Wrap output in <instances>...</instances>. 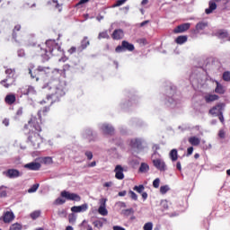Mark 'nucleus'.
I'll return each instance as SVG.
<instances>
[{
  "label": "nucleus",
  "mask_w": 230,
  "mask_h": 230,
  "mask_svg": "<svg viewBox=\"0 0 230 230\" xmlns=\"http://www.w3.org/2000/svg\"><path fill=\"white\" fill-rule=\"evenodd\" d=\"M66 86L65 81L59 79L50 80L47 84L49 93L46 96V100L40 101V104L43 105L47 103V101H50L49 106H52L54 103L60 102V99L66 95Z\"/></svg>",
  "instance_id": "1"
},
{
  "label": "nucleus",
  "mask_w": 230,
  "mask_h": 230,
  "mask_svg": "<svg viewBox=\"0 0 230 230\" xmlns=\"http://www.w3.org/2000/svg\"><path fill=\"white\" fill-rule=\"evenodd\" d=\"M22 130L29 134L28 140L32 146L39 148L43 142V137L40 135V132H42V128L38 118L31 115L27 124H24Z\"/></svg>",
  "instance_id": "2"
},
{
  "label": "nucleus",
  "mask_w": 230,
  "mask_h": 230,
  "mask_svg": "<svg viewBox=\"0 0 230 230\" xmlns=\"http://www.w3.org/2000/svg\"><path fill=\"white\" fill-rule=\"evenodd\" d=\"M56 49H58V44L54 40H48L42 46H38L39 55L46 61L49 60L50 55Z\"/></svg>",
  "instance_id": "3"
},
{
  "label": "nucleus",
  "mask_w": 230,
  "mask_h": 230,
  "mask_svg": "<svg viewBox=\"0 0 230 230\" xmlns=\"http://www.w3.org/2000/svg\"><path fill=\"white\" fill-rule=\"evenodd\" d=\"M66 200L80 202L82 200L81 196L79 194H75V192H68V190H62L61 191V198H57L53 201V205L60 206L64 205Z\"/></svg>",
  "instance_id": "4"
},
{
  "label": "nucleus",
  "mask_w": 230,
  "mask_h": 230,
  "mask_svg": "<svg viewBox=\"0 0 230 230\" xmlns=\"http://www.w3.org/2000/svg\"><path fill=\"white\" fill-rule=\"evenodd\" d=\"M39 72H43L45 75H47L49 78L53 79L56 75H59V71L55 69L51 70L50 67L48 66H39L34 71H32L31 68H29V75H31V79H36V81H39L40 78L38 77V73Z\"/></svg>",
  "instance_id": "5"
},
{
  "label": "nucleus",
  "mask_w": 230,
  "mask_h": 230,
  "mask_svg": "<svg viewBox=\"0 0 230 230\" xmlns=\"http://www.w3.org/2000/svg\"><path fill=\"white\" fill-rule=\"evenodd\" d=\"M134 49H136V48L134 47L133 44H130L128 41L123 40L121 42V46H118L116 48L115 51L117 53H121V52H124V51H134Z\"/></svg>",
  "instance_id": "6"
},
{
  "label": "nucleus",
  "mask_w": 230,
  "mask_h": 230,
  "mask_svg": "<svg viewBox=\"0 0 230 230\" xmlns=\"http://www.w3.org/2000/svg\"><path fill=\"white\" fill-rule=\"evenodd\" d=\"M16 83V76L14 75H7L6 78L3 79L0 84L6 89L15 85Z\"/></svg>",
  "instance_id": "7"
},
{
  "label": "nucleus",
  "mask_w": 230,
  "mask_h": 230,
  "mask_svg": "<svg viewBox=\"0 0 230 230\" xmlns=\"http://www.w3.org/2000/svg\"><path fill=\"white\" fill-rule=\"evenodd\" d=\"M50 111V106H45L43 108H41L40 111H38L37 115H38V122L40 123V125H41V121H42V117H47L48 114Z\"/></svg>",
  "instance_id": "8"
},
{
  "label": "nucleus",
  "mask_w": 230,
  "mask_h": 230,
  "mask_svg": "<svg viewBox=\"0 0 230 230\" xmlns=\"http://www.w3.org/2000/svg\"><path fill=\"white\" fill-rule=\"evenodd\" d=\"M22 93L23 95L34 96L37 94V91L35 87L32 85H25L24 87L22 88Z\"/></svg>",
  "instance_id": "9"
},
{
  "label": "nucleus",
  "mask_w": 230,
  "mask_h": 230,
  "mask_svg": "<svg viewBox=\"0 0 230 230\" xmlns=\"http://www.w3.org/2000/svg\"><path fill=\"white\" fill-rule=\"evenodd\" d=\"M4 175L9 179H16V178L22 176V173L20 171H18L16 169H9L6 172H4Z\"/></svg>",
  "instance_id": "10"
},
{
  "label": "nucleus",
  "mask_w": 230,
  "mask_h": 230,
  "mask_svg": "<svg viewBox=\"0 0 230 230\" xmlns=\"http://www.w3.org/2000/svg\"><path fill=\"white\" fill-rule=\"evenodd\" d=\"M16 102H17V97L15 93H11L6 94V96L4 97V102L8 106H13V104L16 103Z\"/></svg>",
  "instance_id": "11"
},
{
  "label": "nucleus",
  "mask_w": 230,
  "mask_h": 230,
  "mask_svg": "<svg viewBox=\"0 0 230 230\" xmlns=\"http://www.w3.org/2000/svg\"><path fill=\"white\" fill-rule=\"evenodd\" d=\"M153 164L157 170L161 172L166 171V164L162 159L153 160Z\"/></svg>",
  "instance_id": "12"
},
{
  "label": "nucleus",
  "mask_w": 230,
  "mask_h": 230,
  "mask_svg": "<svg viewBox=\"0 0 230 230\" xmlns=\"http://www.w3.org/2000/svg\"><path fill=\"white\" fill-rule=\"evenodd\" d=\"M15 219V215L13 211H6L4 213L3 220L5 224H10Z\"/></svg>",
  "instance_id": "13"
},
{
  "label": "nucleus",
  "mask_w": 230,
  "mask_h": 230,
  "mask_svg": "<svg viewBox=\"0 0 230 230\" xmlns=\"http://www.w3.org/2000/svg\"><path fill=\"white\" fill-rule=\"evenodd\" d=\"M190 28V23H182V24L177 26L173 30V33H175V34L183 33V32L189 31Z\"/></svg>",
  "instance_id": "14"
},
{
  "label": "nucleus",
  "mask_w": 230,
  "mask_h": 230,
  "mask_svg": "<svg viewBox=\"0 0 230 230\" xmlns=\"http://www.w3.org/2000/svg\"><path fill=\"white\" fill-rule=\"evenodd\" d=\"M208 26V22H198L195 25V30L193 31V33L199 34L200 32V31H204Z\"/></svg>",
  "instance_id": "15"
},
{
  "label": "nucleus",
  "mask_w": 230,
  "mask_h": 230,
  "mask_svg": "<svg viewBox=\"0 0 230 230\" xmlns=\"http://www.w3.org/2000/svg\"><path fill=\"white\" fill-rule=\"evenodd\" d=\"M87 208H88V205L84 203L80 206H74L70 208V210L74 213H81V212H85Z\"/></svg>",
  "instance_id": "16"
},
{
  "label": "nucleus",
  "mask_w": 230,
  "mask_h": 230,
  "mask_svg": "<svg viewBox=\"0 0 230 230\" xmlns=\"http://www.w3.org/2000/svg\"><path fill=\"white\" fill-rule=\"evenodd\" d=\"M130 146L133 148H137L138 150H141V149H143V141L139 138H133L130 141Z\"/></svg>",
  "instance_id": "17"
},
{
  "label": "nucleus",
  "mask_w": 230,
  "mask_h": 230,
  "mask_svg": "<svg viewBox=\"0 0 230 230\" xmlns=\"http://www.w3.org/2000/svg\"><path fill=\"white\" fill-rule=\"evenodd\" d=\"M123 172H124V169L120 165H117L114 170L115 178L117 180H123L124 179Z\"/></svg>",
  "instance_id": "18"
},
{
  "label": "nucleus",
  "mask_w": 230,
  "mask_h": 230,
  "mask_svg": "<svg viewBox=\"0 0 230 230\" xmlns=\"http://www.w3.org/2000/svg\"><path fill=\"white\" fill-rule=\"evenodd\" d=\"M24 168L29 169L31 171H39L41 168V164L40 163H30L24 165Z\"/></svg>",
  "instance_id": "19"
},
{
  "label": "nucleus",
  "mask_w": 230,
  "mask_h": 230,
  "mask_svg": "<svg viewBox=\"0 0 230 230\" xmlns=\"http://www.w3.org/2000/svg\"><path fill=\"white\" fill-rule=\"evenodd\" d=\"M111 38L114 40H122L124 38V32L122 30L120 29H118V30H115L111 35Z\"/></svg>",
  "instance_id": "20"
},
{
  "label": "nucleus",
  "mask_w": 230,
  "mask_h": 230,
  "mask_svg": "<svg viewBox=\"0 0 230 230\" xmlns=\"http://www.w3.org/2000/svg\"><path fill=\"white\" fill-rule=\"evenodd\" d=\"M204 99H205V102L207 103H211V102H214L216 101H218L219 100V96L217 94H206L204 96Z\"/></svg>",
  "instance_id": "21"
},
{
  "label": "nucleus",
  "mask_w": 230,
  "mask_h": 230,
  "mask_svg": "<svg viewBox=\"0 0 230 230\" xmlns=\"http://www.w3.org/2000/svg\"><path fill=\"white\" fill-rule=\"evenodd\" d=\"M102 130L106 135H112L114 133V128L109 124H103Z\"/></svg>",
  "instance_id": "22"
},
{
  "label": "nucleus",
  "mask_w": 230,
  "mask_h": 230,
  "mask_svg": "<svg viewBox=\"0 0 230 230\" xmlns=\"http://www.w3.org/2000/svg\"><path fill=\"white\" fill-rule=\"evenodd\" d=\"M217 8V4L214 1L208 2V8L205 9V13L210 14Z\"/></svg>",
  "instance_id": "23"
},
{
  "label": "nucleus",
  "mask_w": 230,
  "mask_h": 230,
  "mask_svg": "<svg viewBox=\"0 0 230 230\" xmlns=\"http://www.w3.org/2000/svg\"><path fill=\"white\" fill-rule=\"evenodd\" d=\"M47 4L49 5V6L54 7L57 10H58V12L62 11V4H60L58 0L48 1Z\"/></svg>",
  "instance_id": "24"
},
{
  "label": "nucleus",
  "mask_w": 230,
  "mask_h": 230,
  "mask_svg": "<svg viewBox=\"0 0 230 230\" xmlns=\"http://www.w3.org/2000/svg\"><path fill=\"white\" fill-rule=\"evenodd\" d=\"M102 205L99 207L98 212L100 215L105 217L108 215V211L105 208V203H106V199H102Z\"/></svg>",
  "instance_id": "25"
},
{
  "label": "nucleus",
  "mask_w": 230,
  "mask_h": 230,
  "mask_svg": "<svg viewBox=\"0 0 230 230\" xmlns=\"http://www.w3.org/2000/svg\"><path fill=\"white\" fill-rule=\"evenodd\" d=\"M189 143L193 146H198L200 145V138L197 137H190L188 139Z\"/></svg>",
  "instance_id": "26"
},
{
  "label": "nucleus",
  "mask_w": 230,
  "mask_h": 230,
  "mask_svg": "<svg viewBox=\"0 0 230 230\" xmlns=\"http://www.w3.org/2000/svg\"><path fill=\"white\" fill-rule=\"evenodd\" d=\"M90 45V41L88 37H84V40L81 42V47L78 49V50L83 51L88 46Z\"/></svg>",
  "instance_id": "27"
},
{
  "label": "nucleus",
  "mask_w": 230,
  "mask_h": 230,
  "mask_svg": "<svg viewBox=\"0 0 230 230\" xmlns=\"http://www.w3.org/2000/svg\"><path fill=\"white\" fill-rule=\"evenodd\" d=\"M215 93L218 94H225L226 93L224 86L218 81H217V87L215 89Z\"/></svg>",
  "instance_id": "28"
},
{
  "label": "nucleus",
  "mask_w": 230,
  "mask_h": 230,
  "mask_svg": "<svg viewBox=\"0 0 230 230\" xmlns=\"http://www.w3.org/2000/svg\"><path fill=\"white\" fill-rule=\"evenodd\" d=\"M220 106H214L212 109H210V111H208V114L212 115V116H217L219 114V112H222L219 110Z\"/></svg>",
  "instance_id": "29"
},
{
  "label": "nucleus",
  "mask_w": 230,
  "mask_h": 230,
  "mask_svg": "<svg viewBox=\"0 0 230 230\" xmlns=\"http://www.w3.org/2000/svg\"><path fill=\"white\" fill-rule=\"evenodd\" d=\"M22 30V26L20 24H17L14 26L13 30V39L17 41V32L21 31Z\"/></svg>",
  "instance_id": "30"
},
{
  "label": "nucleus",
  "mask_w": 230,
  "mask_h": 230,
  "mask_svg": "<svg viewBox=\"0 0 230 230\" xmlns=\"http://www.w3.org/2000/svg\"><path fill=\"white\" fill-rule=\"evenodd\" d=\"M187 41H188L187 36H179L175 39V43H177L178 45H182Z\"/></svg>",
  "instance_id": "31"
},
{
  "label": "nucleus",
  "mask_w": 230,
  "mask_h": 230,
  "mask_svg": "<svg viewBox=\"0 0 230 230\" xmlns=\"http://www.w3.org/2000/svg\"><path fill=\"white\" fill-rule=\"evenodd\" d=\"M169 156L172 162H175L178 160V150L177 149H172Z\"/></svg>",
  "instance_id": "32"
},
{
  "label": "nucleus",
  "mask_w": 230,
  "mask_h": 230,
  "mask_svg": "<svg viewBox=\"0 0 230 230\" xmlns=\"http://www.w3.org/2000/svg\"><path fill=\"white\" fill-rule=\"evenodd\" d=\"M40 215H41L40 210H34L30 214V217L32 220H36L40 217Z\"/></svg>",
  "instance_id": "33"
},
{
  "label": "nucleus",
  "mask_w": 230,
  "mask_h": 230,
  "mask_svg": "<svg viewBox=\"0 0 230 230\" xmlns=\"http://www.w3.org/2000/svg\"><path fill=\"white\" fill-rule=\"evenodd\" d=\"M121 214L125 217H129L131 215H134V208H126V209H123L121 211Z\"/></svg>",
  "instance_id": "34"
},
{
  "label": "nucleus",
  "mask_w": 230,
  "mask_h": 230,
  "mask_svg": "<svg viewBox=\"0 0 230 230\" xmlns=\"http://www.w3.org/2000/svg\"><path fill=\"white\" fill-rule=\"evenodd\" d=\"M7 187L2 186L0 187V199L7 197Z\"/></svg>",
  "instance_id": "35"
},
{
  "label": "nucleus",
  "mask_w": 230,
  "mask_h": 230,
  "mask_svg": "<svg viewBox=\"0 0 230 230\" xmlns=\"http://www.w3.org/2000/svg\"><path fill=\"white\" fill-rule=\"evenodd\" d=\"M150 169L149 165L147 164L142 163L140 167H139V172H146Z\"/></svg>",
  "instance_id": "36"
},
{
  "label": "nucleus",
  "mask_w": 230,
  "mask_h": 230,
  "mask_svg": "<svg viewBox=\"0 0 230 230\" xmlns=\"http://www.w3.org/2000/svg\"><path fill=\"white\" fill-rule=\"evenodd\" d=\"M23 115V108L20 107L17 109L14 119H19L20 118H22Z\"/></svg>",
  "instance_id": "37"
},
{
  "label": "nucleus",
  "mask_w": 230,
  "mask_h": 230,
  "mask_svg": "<svg viewBox=\"0 0 230 230\" xmlns=\"http://www.w3.org/2000/svg\"><path fill=\"white\" fill-rule=\"evenodd\" d=\"M133 190H134L135 191H137V193L142 194L143 191H145L146 187L143 186V185L135 186V187H133Z\"/></svg>",
  "instance_id": "38"
},
{
  "label": "nucleus",
  "mask_w": 230,
  "mask_h": 230,
  "mask_svg": "<svg viewBox=\"0 0 230 230\" xmlns=\"http://www.w3.org/2000/svg\"><path fill=\"white\" fill-rule=\"evenodd\" d=\"M16 70L15 68H7L5 69V74L7 76H15Z\"/></svg>",
  "instance_id": "39"
},
{
  "label": "nucleus",
  "mask_w": 230,
  "mask_h": 230,
  "mask_svg": "<svg viewBox=\"0 0 230 230\" xmlns=\"http://www.w3.org/2000/svg\"><path fill=\"white\" fill-rule=\"evenodd\" d=\"M10 230H22V226L19 223H14L10 226Z\"/></svg>",
  "instance_id": "40"
},
{
  "label": "nucleus",
  "mask_w": 230,
  "mask_h": 230,
  "mask_svg": "<svg viewBox=\"0 0 230 230\" xmlns=\"http://www.w3.org/2000/svg\"><path fill=\"white\" fill-rule=\"evenodd\" d=\"M40 188V184H34L30 189H28V193H34L36 192Z\"/></svg>",
  "instance_id": "41"
},
{
  "label": "nucleus",
  "mask_w": 230,
  "mask_h": 230,
  "mask_svg": "<svg viewBox=\"0 0 230 230\" xmlns=\"http://www.w3.org/2000/svg\"><path fill=\"white\" fill-rule=\"evenodd\" d=\"M222 78L225 82H230V71H225Z\"/></svg>",
  "instance_id": "42"
},
{
  "label": "nucleus",
  "mask_w": 230,
  "mask_h": 230,
  "mask_svg": "<svg viewBox=\"0 0 230 230\" xmlns=\"http://www.w3.org/2000/svg\"><path fill=\"white\" fill-rule=\"evenodd\" d=\"M169 190L170 187L167 185L160 187V193L163 195L166 194Z\"/></svg>",
  "instance_id": "43"
},
{
  "label": "nucleus",
  "mask_w": 230,
  "mask_h": 230,
  "mask_svg": "<svg viewBox=\"0 0 230 230\" xmlns=\"http://www.w3.org/2000/svg\"><path fill=\"white\" fill-rule=\"evenodd\" d=\"M153 228H154V225L152 222L146 223L143 227L144 230H153Z\"/></svg>",
  "instance_id": "44"
},
{
  "label": "nucleus",
  "mask_w": 230,
  "mask_h": 230,
  "mask_svg": "<svg viewBox=\"0 0 230 230\" xmlns=\"http://www.w3.org/2000/svg\"><path fill=\"white\" fill-rule=\"evenodd\" d=\"M128 195L132 200L137 201V194L134 190H128Z\"/></svg>",
  "instance_id": "45"
},
{
  "label": "nucleus",
  "mask_w": 230,
  "mask_h": 230,
  "mask_svg": "<svg viewBox=\"0 0 230 230\" xmlns=\"http://www.w3.org/2000/svg\"><path fill=\"white\" fill-rule=\"evenodd\" d=\"M75 221H76V216L75 214L68 215V222H70V224H75Z\"/></svg>",
  "instance_id": "46"
},
{
  "label": "nucleus",
  "mask_w": 230,
  "mask_h": 230,
  "mask_svg": "<svg viewBox=\"0 0 230 230\" xmlns=\"http://www.w3.org/2000/svg\"><path fill=\"white\" fill-rule=\"evenodd\" d=\"M42 161H43V164H53V159H52V157H49V156L44 157L42 159Z\"/></svg>",
  "instance_id": "47"
},
{
  "label": "nucleus",
  "mask_w": 230,
  "mask_h": 230,
  "mask_svg": "<svg viewBox=\"0 0 230 230\" xmlns=\"http://www.w3.org/2000/svg\"><path fill=\"white\" fill-rule=\"evenodd\" d=\"M93 226L94 227L101 229L103 226V223L101 220H95Z\"/></svg>",
  "instance_id": "48"
},
{
  "label": "nucleus",
  "mask_w": 230,
  "mask_h": 230,
  "mask_svg": "<svg viewBox=\"0 0 230 230\" xmlns=\"http://www.w3.org/2000/svg\"><path fill=\"white\" fill-rule=\"evenodd\" d=\"M109 35H108V32L107 31H103V32H101L98 36V39L99 40H102V39H109Z\"/></svg>",
  "instance_id": "49"
},
{
  "label": "nucleus",
  "mask_w": 230,
  "mask_h": 230,
  "mask_svg": "<svg viewBox=\"0 0 230 230\" xmlns=\"http://www.w3.org/2000/svg\"><path fill=\"white\" fill-rule=\"evenodd\" d=\"M58 216L59 217H66V211L65 209L58 210Z\"/></svg>",
  "instance_id": "50"
},
{
  "label": "nucleus",
  "mask_w": 230,
  "mask_h": 230,
  "mask_svg": "<svg viewBox=\"0 0 230 230\" xmlns=\"http://www.w3.org/2000/svg\"><path fill=\"white\" fill-rule=\"evenodd\" d=\"M218 37L220 39H226L228 37V32L227 31H221L219 33H218Z\"/></svg>",
  "instance_id": "51"
},
{
  "label": "nucleus",
  "mask_w": 230,
  "mask_h": 230,
  "mask_svg": "<svg viewBox=\"0 0 230 230\" xmlns=\"http://www.w3.org/2000/svg\"><path fill=\"white\" fill-rule=\"evenodd\" d=\"M160 179L157 178L155 179L154 181H153V187L155 188V189H158L160 187Z\"/></svg>",
  "instance_id": "52"
},
{
  "label": "nucleus",
  "mask_w": 230,
  "mask_h": 230,
  "mask_svg": "<svg viewBox=\"0 0 230 230\" xmlns=\"http://www.w3.org/2000/svg\"><path fill=\"white\" fill-rule=\"evenodd\" d=\"M128 0H118L116 4L113 5V7H118L125 4Z\"/></svg>",
  "instance_id": "53"
},
{
  "label": "nucleus",
  "mask_w": 230,
  "mask_h": 230,
  "mask_svg": "<svg viewBox=\"0 0 230 230\" xmlns=\"http://www.w3.org/2000/svg\"><path fill=\"white\" fill-rule=\"evenodd\" d=\"M3 125H4V127H10V119H4L2 121Z\"/></svg>",
  "instance_id": "54"
},
{
  "label": "nucleus",
  "mask_w": 230,
  "mask_h": 230,
  "mask_svg": "<svg viewBox=\"0 0 230 230\" xmlns=\"http://www.w3.org/2000/svg\"><path fill=\"white\" fill-rule=\"evenodd\" d=\"M217 117L219 118L221 123L225 122V119L222 111H219V113L217 114Z\"/></svg>",
  "instance_id": "55"
},
{
  "label": "nucleus",
  "mask_w": 230,
  "mask_h": 230,
  "mask_svg": "<svg viewBox=\"0 0 230 230\" xmlns=\"http://www.w3.org/2000/svg\"><path fill=\"white\" fill-rule=\"evenodd\" d=\"M194 148L192 146H190L187 148V156L191 155L193 154Z\"/></svg>",
  "instance_id": "56"
},
{
  "label": "nucleus",
  "mask_w": 230,
  "mask_h": 230,
  "mask_svg": "<svg viewBox=\"0 0 230 230\" xmlns=\"http://www.w3.org/2000/svg\"><path fill=\"white\" fill-rule=\"evenodd\" d=\"M117 205H118L120 208H127V205H126V203H125L124 201H119V202L117 203Z\"/></svg>",
  "instance_id": "57"
},
{
  "label": "nucleus",
  "mask_w": 230,
  "mask_h": 230,
  "mask_svg": "<svg viewBox=\"0 0 230 230\" xmlns=\"http://www.w3.org/2000/svg\"><path fill=\"white\" fill-rule=\"evenodd\" d=\"M85 155L87 156L88 160H92L93 157V153L90 152V151H87V152L85 153Z\"/></svg>",
  "instance_id": "58"
},
{
  "label": "nucleus",
  "mask_w": 230,
  "mask_h": 230,
  "mask_svg": "<svg viewBox=\"0 0 230 230\" xmlns=\"http://www.w3.org/2000/svg\"><path fill=\"white\" fill-rule=\"evenodd\" d=\"M90 0H80V2L76 4L77 7L88 3Z\"/></svg>",
  "instance_id": "59"
},
{
  "label": "nucleus",
  "mask_w": 230,
  "mask_h": 230,
  "mask_svg": "<svg viewBox=\"0 0 230 230\" xmlns=\"http://www.w3.org/2000/svg\"><path fill=\"white\" fill-rule=\"evenodd\" d=\"M75 52H76V48H75V47H72V48H70V49H68V53L70 55H72V54H74Z\"/></svg>",
  "instance_id": "60"
},
{
  "label": "nucleus",
  "mask_w": 230,
  "mask_h": 230,
  "mask_svg": "<svg viewBox=\"0 0 230 230\" xmlns=\"http://www.w3.org/2000/svg\"><path fill=\"white\" fill-rule=\"evenodd\" d=\"M218 136L221 137V138H225L226 137V133L223 129H221L218 133Z\"/></svg>",
  "instance_id": "61"
},
{
  "label": "nucleus",
  "mask_w": 230,
  "mask_h": 230,
  "mask_svg": "<svg viewBox=\"0 0 230 230\" xmlns=\"http://www.w3.org/2000/svg\"><path fill=\"white\" fill-rule=\"evenodd\" d=\"M141 196L144 200H146L148 199V194L146 192H142Z\"/></svg>",
  "instance_id": "62"
},
{
  "label": "nucleus",
  "mask_w": 230,
  "mask_h": 230,
  "mask_svg": "<svg viewBox=\"0 0 230 230\" xmlns=\"http://www.w3.org/2000/svg\"><path fill=\"white\" fill-rule=\"evenodd\" d=\"M113 230H125V228L119 226H114Z\"/></svg>",
  "instance_id": "63"
},
{
  "label": "nucleus",
  "mask_w": 230,
  "mask_h": 230,
  "mask_svg": "<svg viewBox=\"0 0 230 230\" xmlns=\"http://www.w3.org/2000/svg\"><path fill=\"white\" fill-rule=\"evenodd\" d=\"M126 194H127L126 190H121L120 192H119L118 195H119V197H125Z\"/></svg>",
  "instance_id": "64"
}]
</instances>
